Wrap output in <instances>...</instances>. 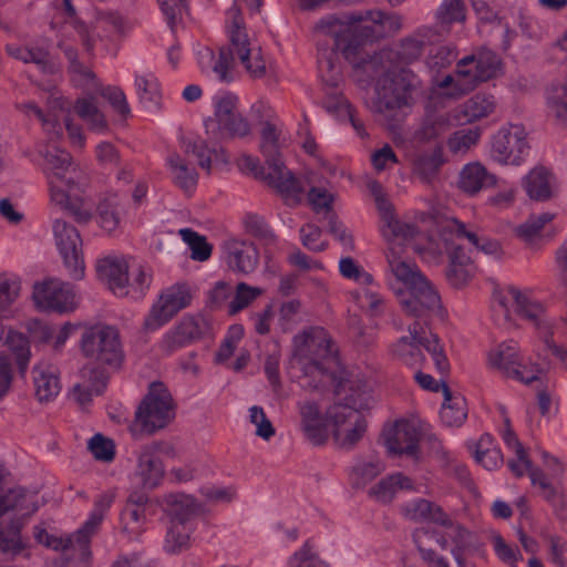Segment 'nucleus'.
<instances>
[{"mask_svg":"<svg viewBox=\"0 0 567 567\" xmlns=\"http://www.w3.org/2000/svg\"><path fill=\"white\" fill-rule=\"evenodd\" d=\"M388 17L383 11H368L365 17L352 14L340 19L329 16L321 19L315 29L318 47V68L322 80L330 86H337L340 69L337 64L338 52L353 65L373 79L380 71V58L364 52L367 42L374 38V29L362 24L371 20L375 24L385 25Z\"/></svg>","mask_w":567,"mask_h":567,"instance_id":"nucleus-1","label":"nucleus"},{"mask_svg":"<svg viewBox=\"0 0 567 567\" xmlns=\"http://www.w3.org/2000/svg\"><path fill=\"white\" fill-rule=\"evenodd\" d=\"M43 171L47 175L51 200L66 209L79 224L92 218V207L82 196L84 174L64 150L48 148L43 154Z\"/></svg>","mask_w":567,"mask_h":567,"instance_id":"nucleus-2","label":"nucleus"},{"mask_svg":"<svg viewBox=\"0 0 567 567\" xmlns=\"http://www.w3.org/2000/svg\"><path fill=\"white\" fill-rule=\"evenodd\" d=\"M292 359L307 379L306 389L322 390L341 377L338 351L322 328H311L295 336Z\"/></svg>","mask_w":567,"mask_h":567,"instance_id":"nucleus-3","label":"nucleus"},{"mask_svg":"<svg viewBox=\"0 0 567 567\" xmlns=\"http://www.w3.org/2000/svg\"><path fill=\"white\" fill-rule=\"evenodd\" d=\"M421 89L422 81L411 69L392 71L375 89L374 112L388 122L390 128H394L403 120L404 111L415 104Z\"/></svg>","mask_w":567,"mask_h":567,"instance_id":"nucleus-4","label":"nucleus"},{"mask_svg":"<svg viewBox=\"0 0 567 567\" xmlns=\"http://www.w3.org/2000/svg\"><path fill=\"white\" fill-rule=\"evenodd\" d=\"M280 130L266 121L260 131V152L267 164L266 179L286 199L299 202L305 192L303 185L290 171L286 169L280 154Z\"/></svg>","mask_w":567,"mask_h":567,"instance_id":"nucleus-5","label":"nucleus"},{"mask_svg":"<svg viewBox=\"0 0 567 567\" xmlns=\"http://www.w3.org/2000/svg\"><path fill=\"white\" fill-rule=\"evenodd\" d=\"M399 303L403 312L414 319L409 326H419L422 330H430L433 318L443 319L445 310L441 297L427 278L419 279L409 289L396 291Z\"/></svg>","mask_w":567,"mask_h":567,"instance_id":"nucleus-6","label":"nucleus"},{"mask_svg":"<svg viewBox=\"0 0 567 567\" xmlns=\"http://www.w3.org/2000/svg\"><path fill=\"white\" fill-rule=\"evenodd\" d=\"M112 503L113 495L106 493L99 495L87 520L71 536L63 538L51 535L42 524L33 527V536L39 544L54 550H66L78 547L83 555L90 554L89 545L91 537L102 523Z\"/></svg>","mask_w":567,"mask_h":567,"instance_id":"nucleus-7","label":"nucleus"},{"mask_svg":"<svg viewBox=\"0 0 567 567\" xmlns=\"http://www.w3.org/2000/svg\"><path fill=\"white\" fill-rule=\"evenodd\" d=\"M334 388L337 401L326 411V421L333 430H342L361 415L360 410L365 409L370 401V391L363 383H355L338 378L337 382L328 383Z\"/></svg>","mask_w":567,"mask_h":567,"instance_id":"nucleus-8","label":"nucleus"},{"mask_svg":"<svg viewBox=\"0 0 567 567\" xmlns=\"http://www.w3.org/2000/svg\"><path fill=\"white\" fill-rule=\"evenodd\" d=\"M175 417V404L163 382H152L148 392L135 412V425L141 432L153 434L167 426Z\"/></svg>","mask_w":567,"mask_h":567,"instance_id":"nucleus-9","label":"nucleus"},{"mask_svg":"<svg viewBox=\"0 0 567 567\" xmlns=\"http://www.w3.org/2000/svg\"><path fill=\"white\" fill-rule=\"evenodd\" d=\"M229 24L227 27L230 49L236 53L245 70L254 79H261L267 74L268 62L261 48L252 45L246 28L239 7L234 4L227 11Z\"/></svg>","mask_w":567,"mask_h":567,"instance_id":"nucleus-10","label":"nucleus"},{"mask_svg":"<svg viewBox=\"0 0 567 567\" xmlns=\"http://www.w3.org/2000/svg\"><path fill=\"white\" fill-rule=\"evenodd\" d=\"M82 354L100 365L116 368L123 360L120 333L111 326H93L82 333Z\"/></svg>","mask_w":567,"mask_h":567,"instance_id":"nucleus-11","label":"nucleus"},{"mask_svg":"<svg viewBox=\"0 0 567 567\" xmlns=\"http://www.w3.org/2000/svg\"><path fill=\"white\" fill-rule=\"evenodd\" d=\"M237 96L224 93L214 97V120L205 122L207 133L217 126L216 138H244L251 132L248 120L237 111Z\"/></svg>","mask_w":567,"mask_h":567,"instance_id":"nucleus-12","label":"nucleus"},{"mask_svg":"<svg viewBox=\"0 0 567 567\" xmlns=\"http://www.w3.org/2000/svg\"><path fill=\"white\" fill-rule=\"evenodd\" d=\"M501 69V58L494 51L481 48L457 62V85L464 86V92L473 90L478 83L496 78Z\"/></svg>","mask_w":567,"mask_h":567,"instance_id":"nucleus-13","label":"nucleus"},{"mask_svg":"<svg viewBox=\"0 0 567 567\" xmlns=\"http://www.w3.org/2000/svg\"><path fill=\"white\" fill-rule=\"evenodd\" d=\"M488 364L506 378L525 384L537 381L540 373L538 364L526 362L515 341L503 342L495 350H492L488 354Z\"/></svg>","mask_w":567,"mask_h":567,"instance_id":"nucleus-14","label":"nucleus"},{"mask_svg":"<svg viewBox=\"0 0 567 567\" xmlns=\"http://www.w3.org/2000/svg\"><path fill=\"white\" fill-rule=\"evenodd\" d=\"M509 295L515 301L516 313L529 321L543 336L545 344L557 358L565 360L567 351L556 346L551 339L553 320L549 318L545 306L534 299L527 291H520L515 287L508 289Z\"/></svg>","mask_w":567,"mask_h":567,"instance_id":"nucleus-15","label":"nucleus"},{"mask_svg":"<svg viewBox=\"0 0 567 567\" xmlns=\"http://www.w3.org/2000/svg\"><path fill=\"white\" fill-rule=\"evenodd\" d=\"M52 228L58 250L70 277L75 280L82 279L85 265L80 233L73 225L60 218L53 221Z\"/></svg>","mask_w":567,"mask_h":567,"instance_id":"nucleus-16","label":"nucleus"},{"mask_svg":"<svg viewBox=\"0 0 567 567\" xmlns=\"http://www.w3.org/2000/svg\"><path fill=\"white\" fill-rule=\"evenodd\" d=\"M525 128L520 125L502 127L493 136L491 155L505 165H520L529 152Z\"/></svg>","mask_w":567,"mask_h":567,"instance_id":"nucleus-17","label":"nucleus"},{"mask_svg":"<svg viewBox=\"0 0 567 567\" xmlns=\"http://www.w3.org/2000/svg\"><path fill=\"white\" fill-rule=\"evenodd\" d=\"M192 295L186 285H175L163 291L144 320V328L155 331L166 324L181 310L190 305Z\"/></svg>","mask_w":567,"mask_h":567,"instance_id":"nucleus-18","label":"nucleus"},{"mask_svg":"<svg viewBox=\"0 0 567 567\" xmlns=\"http://www.w3.org/2000/svg\"><path fill=\"white\" fill-rule=\"evenodd\" d=\"M210 331V323L200 313L183 316L162 338L161 348L166 353H173L193 344Z\"/></svg>","mask_w":567,"mask_h":567,"instance_id":"nucleus-19","label":"nucleus"},{"mask_svg":"<svg viewBox=\"0 0 567 567\" xmlns=\"http://www.w3.org/2000/svg\"><path fill=\"white\" fill-rule=\"evenodd\" d=\"M171 451H173V447L163 442H153L141 449L134 472V478L138 485L153 489L161 484L165 468L158 453H169Z\"/></svg>","mask_w":567,"mask_h":567,"instance_id":"nucleus-20","label":"nucleus"},{"mask_svg":"<svg viewBox=\"0 0 567 567\" xmlns=\"http://www.w3.org/2000/svg\"><path fill=\"white\" fill-rule=\"evenodd\" d=\"M37 307L44 311L69 312L75 307L72 286L58 279L37 284L33 289Z\"/></svg>","mask_w":567,"mask_h":567,"instance_id":"nucleus-21","label":"nucleus"},{"mask_svg":"<svg viewBox=\"0 0 567 567\" xmlns=\"http://www.w3.org/2000/svg\"><path fill=\"white\" fill-rule=\"evenodd\" d=\"M420 436V430L414 423L401 420L384 433V443L392 455L415 456L419 453Z\"/></svg>","mask_w":567,"mask_h":567,"instance_id":"nucleus-22","label":"nucleus"},{"mask_svg":"<svg viewBox=\"0 0 567 567\" xmlns=\"http://www.w3.org/2000/svg\"><path fill=\"white\" fill-rule=\"evenodd\" d=\"M300 429L305 437L316 446L326 444L329 437L328 424L315 401L298 402Z\"/></svg>","mask_w":567,"mask_h":567,"instance_id":"nucleus-23","label":"nucleus"},{"mask_svg":"<svg viewBox=\"0 0 567 567\" xmlns=\"http://www.w3.org/2000/svg\"><path fill=\"white\" fill-rule=\"evenodd\" d=\"M429 539H433L442 549H447L450 543L454 545L452 555L458 567H463V555L472 545V533L463 525L453 522L451 526L445 527V532L440 534L435 529H430Z\"/></svg>","mask_w":567,"mask_h":567,"instance_id":"nucleus-24","label":"nucleus"},{"mask_svg":"<svg viewBox=\"0 0 567 567\" xmlns=\"http://www.w3.org/2000/svg\"><path fill=\"white\" fill-rule=\"evenodd\" d=\"M164 511L169 517V524L196 527L199 506L193 496L168 494L164 498Z\"/></svg>","mask_w":567,"mask_h":567,"instance_id":"nucleus-25","label":"nucleus"},{"mask_svg":"<svg viewBox=\"0 0 567 567\" xmlns=\"http://www.w3.org/2000/svg\"><path fill=\"white\" fill-rule=\"evenodd\" d=\"M198 63L202 72L213 73L220 82L229 83L234 80V56L230 48L221 47L218 55L212 49L204 48L198 51Z\"/></svg>","mask_w":567,"mask_h":567,"instance_id":"nucleus-26","label":"nucleus"},{"mask_svg":"<svg viewBox=\"0 0 567 567\" xmlns=\"http://www.w3.org/2000/svg\"><path fill=\"white\" fill-rule=\"evenodd\" d=\"M96 271L112 292L120 297L128 296V266L124 259L106 257L99 261Z\"/></svg>","mask_w":567,"mask_h":567,"instance_id":"nucleus-27","label":"nucleus"},{"mask_svg":"<svg viewBox=\"0 0 567 567\" xmlns=\"http://www.w3.org/2000/svg\"><path fill=\"white\" fill-rule=\"evenodd\" d=\"M228 267L238 274H251L258 266L259 252L254 243L231 240L226 246Z\"/></svg>","mask_w":567,"mask_h":567,"instance_id":"nucleus-28","label":"nucleus"},{"mask_svg":"<svg viewBox=\"0 0 567 567\" xmlns=\"http://www.w3.org/2000/svg\"><path fill=\"white\" fill-rule=\"evenodd\" d=\"M83 382L76 383L72 389V396L74 401L85 409L94 395H101L109 381V374L104 369L92 368L82 371Z\"/></svg>","mask_w":567,"mask_h":567,"instance_id":"nucleus-29","label":"nucleus"},{"mask_svg":"<svg viewBox=\"0 0 567 567\" xmlns=\"http://www.w3.org/2000/svg\"><path fill=\"white\" fill-rule=\"evenodd\" d=\"M442 32L433 27H421L411 37L404 38L398 50V58L404 63L416 61L425 45L437 42Z\"/></svg>","mask_w":567,"mask_h":567,"instance_id":"nucleus-30","label":"nucleus"},{"mask_svg":"<svg viewBox=\"0 0 567 567\" xmlns=\"http://www.w3.org/2000/svg\"><path fill=\"white\" fill-rule=\"evenodd\" d=\"M497 178L478 162L464 165L460 172L457 185L465 194L474 196L483 189L495 186Z\"/></svg>","mask_w":567,"mask_h":567,"instance_id":"nucleus-31","label":"nucleus"},{"mask_svg":"<svg viewBox=\"0 0 567 567\" xmlns=\"http://www.w3.org/2000/svg\"><path fill=\"white\" fill-rule=\"evenodd\" d=\"M455 234L457 238H465L478 251L488 256L501 258L503 250L501 244L496 239H492L474 231H468L465 225L456 219H452L444 225V238L449 240L447 235Z\"/></svg>","mask_w":567,"mask_h":567,"instance_id":"nucleus-32","label":"nucleus"},{"mask_svg":"<svg viewBox=\"0 0 567 567\" xmlns=\"http://www.w3.org/2000/svg\"><path fill=\"white\" fill-rule=\"evenodd\" d=\"M444 163L443 147L436 145L431 151L415 155L412 163V172L423 184H432L437 178Z\"/></svg>","mask_w":567,"mask_h":567,"instance_id":"nucleus-33","label":"nucleus"},{"mask_svg":"<svg viewBox=\"0 0 567 567\" xmlns=\"http://www.w3.org/2000/svg\"><path fill=\"white\" fill-rule=\"evenodd\" d=\"M555 177L546 167L533 168L524 178L523 186L530 199L546 202L553 196Z\"/></svg>","mask_w":567,"mask_h":567,"instance_id":"nucleus-34","label":"nucleus"},{"mask_svg":"<svg viewBox=\"0 0 567 567\" xmlns=\"http://www.w3.org/2000/svg\"><path fill=\"white\" fill-rule=\"evenodd\" d=\"M443 404L440 417L446 426H461L467 417L465 398L460 393H453L449 385H443Z\"/></svg>","mask_w":567,"mask_h":567,"instance_id":"nucleus-35","label":"nucleus"},{"mask_svg":"<svg viewBox=\"0 0 567 567\" xmlns=\"http://www.w3.org/2000/svg\"><path fill=\"white\" fill-rule=\"evenodd\" d=\"M408 330L420 340L423 349L431 354L437 371L442 374L447 373L450 362L437 334L432 333L431 330H422L419 326H409Z\"/></svg>","mask_w":567,"mask_h":567,"instance_id":"nucleus-36","label":"nucleus"},{"mask_svg":"<svg viewBox=\"0 0 567 567\" xmlns=\"http://www.w3.org/2000/svg\"><path fill=\"white\" fill-rule=\"evenodd\" d=\"M422 344L411 332L401 337L391 346V353L394 359L410 368H421L425 357L421 350Z\"/></svg>","mask_w":567,"mask_h":567,"instance_id":"nucleus-37","label":"nucleus"},{"mask_svg":"<svg viewBox=\"0 0 567 567\" xmlns=\"http://www.w3.org/2000/svg\"><path fill=\"white\" fill-rule=\"evenodd\" d=\"M182 147L186 154H192L197 158L200 168L206 169L208 173L212 168L213 158L215 162L223 164L228 163V157L224 150L212 151L205 141L199 137L190 138L184 137L182 140Z\"/></svg>","mask_w":567,"mask_h":567,"instance_id":"nucleus-38","label":"nucleus"},{"mask_svg":"<svg viewBox=\"0 0 567 567\" xmlns=\"http://www.w3.org/2000/svg\"><path fill=\"white\" fill-rule=\"evenodd\" d=\"M451 126V120L447 113L432 112L427 113L419 128L414 132V141L427 143L439 138Z\"/></svg>","mask_w":567,"mask_h":567,"instance_id":"nucleus-39","label":"nucleus"},{"mask_svg":"<svg viewBox=\"0 0 567 567\" xmlns=\"http://www.w3.org/2000/svg\"><path fill=\"white\" fill-rule=\"evenodd\" d=\"M412 480L402 473L389 475L379 481L369 491L370 496L381 503H390L398 491L412 489Z\"/></svg>","mask_w":567,"mask_h":567,"instance_id":"nucleus-40","label":"nucleus"},{"mask_svg":"<svg viewBox=\"0 0 567 567\" xmlns=\"http://www.w3.org/2000/svg\"><path fill=\"white\" fill-rule=\"evenodd\" d=\"M386 259L391 272L396 280L403 285L402 289H409L415 282H419V279L422 280L425 278L415 264L401 259L396 255L394 247L390 248Z\"/></svg>","mask_w":567,"mask_h":567,"instance_id":"nucleus-41","label":"nucleus"},{"mask_svg":"<svg viewBox=\"0 0 567 567\" xmlns=\"http://www.w3.org/2000/svg\"><path fill=\"white\" fill-rule=\"evenodd\" d=\"M496 100L492 94L476 93L461 106V114L466 123L487 117L494 112Z\"/></svg>","mask_w":567,"mask_h":567,"instance_id":"nucleus-42","label":"nucleus"},{"mask_svg":"<svg viewBox=\"0 0 567 567\" xmlns=\"http://www.w3.org/2000/svg\"><path fill=\"white\" fill-rule=\"evenodd\" d=\"M168 166L173 174L174 184L186 194H192L198 182V174L178 154H172L167 158Z\"/></svg>","mask_w":567,"mask_h":567,"instance_id":"nucleus-43","label":"nucleus"},{"mask_svg":"<svg viewBox=\"0 0 567 567\" xmlns=\"http://www.w3.org/2000/svg\"><path fill=\"white\" fill-rule=\"evenodd\" d=\"M75 113L96 133H104L109 128L104 114L99 110L93 99H78L74 104Z\"/></svg>","mask_w":567,"mask_h":567,"instance_id":"nucleus-44","label":"nucleus"},{"mask_svg":"<svg viewBox=\"0 0 567 567\" xmlns=\"http://www.w3.org/2000/svg\"><path fill=\"white\" fill-rule=\"evenodd\" d=\"M548 113L557 124L567 127V82L553 84L547 90Z\"/></svg>","mask_w":567,"mask_h":567,"instance_id":"nucleus-45","label":"nucleus"},{"mask_svg":"<svg viewBox=\"0 0 567 567\" xmlns=\"http://www.w3.org/2000/svg\"><path fill=\"white\" fill-rule=\"evenodd\" d=\"M195 528L194 526L169 524L164 539V550L171 555L187 550L190 547Z\"/></svg>","mask_w":567,"mask_h":567,"instance_id":"nucleus-46","label":"nucleus"},{"mask_svg":"<svg viewBox=\"0 0 567 567\" xmlns=\"http://www.w3.org/2000/svg\"><path fill=\"white\" fill-rule=\"evenodd\" d=\"M385 470L379 458L358 461L351 468L350 481L354 488H362L377 478Z\"/></svg>","mask_w":567,"mask_h":567,"instance_id":"nucleus-47","label":"nucleus"},{"mask_svg":"<svg viewBox=\"0 0 567 567\" xmlns=\"http://www.w3.org/2000/svg\"><path fill=\"white\" fill-rule=\"evenodd\" d=\"M33 381L35 388V395L41 402L52 400L60 392L61 388L59 378L53 372H50L48 369L34 367Z\"/></svg>","mask_w":567,"mask_h":567,"instance_id":"nucleus-48","label":"nucleus"},{"mask_svg":"<svg viewBox=\"0 0 567 567\" xmlns=\"http://www.w3.org/2000/svg\"><path fill=\"white\" fill-rule=\"evenodd\" d=\"M6 344L14 355L20 375L24 377L31 358L28 338L21 332L10 330L6 338Z\"/></svg>","mask_w":567,"mask_h":567,"instance_id":"nucleus-49","label":"nucleus"},{"mask_svg":"<svg viewBox=\"0 0 567 567\" xmlns=\"http://www.w3.org/2000/svg\"><path fill=\"white\" fill-rule=\"evenodd\" d=\"M246 231L260 240L267 247H275L278 236L274 233L266 219L258 214H247L244 218Z\"/></svg>","mask_w":567,"mask_h":567,"instance_id":"nucleus-50","label":"nucleus"},{"mask_svg":"<svg viewBox=\"0 0 567 567\" xmlns=\"http://www.w3.org/2000/svg\"><path fill=\"white\" fill-rule=\"evenodd\" d=\"M367 431V421L361 414L353 423L342 430H333V439L336 444L343 450H352L363 437Z\"/></svg>","mask_w":567,"mask_h":567,"instance_id":"nucleus-51","label":"nucleus"},{"mask_svg":"<svg viewBox=\"0 0 567 567\" xmlns=\"http://www.w3.org/2000/svg\"><path fill=\"white\" fill-rule=\"evenodd\" d=\"M440 28L447 33L449 27L465 20V6L463 0H443L435 13Z\"/></svg>","mask_w":567,"mask_h":567,"instance_id":"nucleus-52","label":"nucleus"},{"mask_svg":"<svg viewBox=\"0 0 567 567\" xmlns=\"http://www.w3.org/2000/svg\"><path fill=\"white\" fill-rule=\"evenodd\" d=\"M6 51L10 56L24 63H34L43 72H47L50 69L49 52L42 48H29L8 44L6 47Z\"/></svg>","mask_w":567,"mask_h":567,"instance_id":"nucleus-53","label":"nucleus"},{"mask_svg":"<svg viewBox=\"0 0 567 567\" xmlns=\"http://www.w3.org/2000/svg\"><path fill=\"white\" fill-rule=\"evenodd\" d=\"M135 87L140 102L145 106L155 105L159 99V87L156 78L152 73L136 75Z\"/></svg>","mask_w":567,"mask_h":567,"instance_id":"nucleus-54","label":"nucleus"},{"mask_svg":"<svg viewBox=\"0 0 567 567\" xmlns=\"http://www.w3.org/2000/svg\"><path fill=\"white\" fill-rule=\"evenodd\" d=\"M383 234L389 241L401 244L414 239L419 234V228L415 224L394 218L388 226H384Z\"/></svg>","mask_w":567,"mask_h":567,"instance_id":"nucleus-55","label":"nucleus"},{"mask_svg":"<svg viewBox=\"0 0 567 567\" xmlns=\"http://www.w3.org/2000/svg\"><path fill=\"white\" fill-rule=\"evenodd\" d=\"M183 240L189 246L192 250V259L198 261L207 260L212 255V245H209L204 236L192 230L190 228H184L179 230Z\"/></svg>","mask_w":567,"mask_h":567,"instance_id":"nucleus-56","label":"nucleus"},{"mask_svg":"<svg viewBox=\"0 0 567 567\" xmlns=\"http://www.w3.org/2000/svg\"><path fill=\"white\" fill-rule=\"evenodd\" d=\"M264 290L258 287H251L246 282H239L236 286L233 300L229 302L228 311L235 315L248 307L254 300L261 296Z\"/></svg>","mask_w":567,"mask_h":567,"instance_id":"nucleus-57","label":"nucleus"},{"mask_svg":"<svg viewBox=\"0 0 567 567\" xmlns=\"http://www.w3.org/2000/svg\"><path fill=\"white\" fill-rule=\"evenodd\" d=\"M480 137L478 128L458 130L447 140V146L454 154H464L478 142Z\"/></svg>","mask_w":567,"mask_h":567,"instance_id":"nucleus-58","label":"nucleus"},{"mask_svg":"<svg viewBox=\"0 0 567 567\" xmlns=\"http://www.w3.org/2000/svg\"><path fill=\"white\" fill-rule=\"evenodd\" d=\"M430 535V528L421 527L416 528L413 534V542L416 545L422 559L432 567H450L447 559L443 556L437 555L433 549L424 547V540Z\"/></svg>","mask_w":567,"mask_h":567,"instance_id":"nucleus-59","label":"nucleus"},{"mask_svg":"<svg viewBox=\"0 0 567 567\" xmlns=\"http://www.w3.org/2000/svg\"><path fill=\"white\" fill-rule=\"evenodd\" d=\"M96 221L107 233L114 231L120 225V212L115 202L104 199L96 207Z\"/></svg>","mask_w":567,"mask_h":567,"instance_id":"nucleus-60","label":"nucleus"},{"mask_svg":"<svg viewBox=\"0 0 567 567\" xmlns=\"http://www.w3.org/2000/svg\"><path fill=\"white\" fill-rule=\"evenodd\" d=\"M311 539L305 542L302 547L288 559V567H330L313 551Z\"/></svg>","mask_w":567,"mask_h":567,"instance_id":"nucleus-61","label":"nucleus"},{"mask_svg":"<svg viewBox=\"0 0 567 567\" xmlns=\"http://www.w3.org/2000/svg\"><path fill=\"white\" fill-rule=\"evenodd\" d=\"M152 284V271L148 267L138 265L132 271V281L128 280V296L133 299H142Z\"/></svg>","mask_w":567,"mask_h":567,"instance_id":"nucleus-62","label":"nucleus"},{"mask_svg":"<svg viewBox=\"0 0 567 567\" xmlns=\"http://www.w3.org/2000/svg\"><path fill=\"white\" fill-rule=\"evenodd\" d=\"M554 217L555 215L548 212L539 215H532L524 224L516 228V233L520 238L532 240L540 233L547 223L554 219Z\"/></svg>","mask_w":567,"mask_h":567,"instance_id":"nucleus-63","label":"nucleus"},{"mask_svg":"<svg viewBox=\"0 0 567 567\" xmlns=\"http://www.w3.org/2000/svg\"><path fill=\"white\" fill-rule=\"evenodd\" d=\"M87 447L97 461L112 462L115 457V444L113 440L100 433L90 439Z\"/></svg>","mask_w":567,"mask_h":567,"instance_id":"nucleus-64","label":"nucleus"}]
</instances>
